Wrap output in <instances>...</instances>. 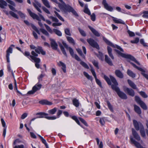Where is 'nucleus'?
<instances>
[{
  "instance_id": "nucleus-1",
  "label": "nucleus",
  "mask_w": 148,
  "mask_h": 148,
  "mask_svg": "<svg viewBox=\"0 0 148 148\" xmlns=\"http://www.w3.org/2000/svg\"><path fill=\"white\" fill-rule=\"evenodd\" d=\"M116 52L119 55L122 57L127 59H130L132 61H134L136 64L139 65H140V64L130 54H126L123 53L118 50L115 49Z\"/></svg>"
},
{
  "instance_id": "nucleus-2",
  "label": "nucleus",
  "mask_w": 148,
  "mask_h": 148,
  "mask_svg": "<svg viewBox=\"0 0 148 148\" xmlns=\"http://www.w3.org/2000/svg\"><path fill=\"white\" fill-rule=\"evenodd\" d=\"M36 115H39V116L37 117V118H45L48 120H55L57 118L55 116H46L48 115V114L44 112H38L36 114Z\"/></svg>"
},
{
  "instance_id": "nucleus-3",
  "label": "nucleus",
  "mask_w": 148,
  "mask_h": 148,
  "mask_svg": "<svg viewBox=\"0 0 148 148\" xmlns=\"http://www.w3.org/2000/svg\"><path fill=\"white\" fill-rule=\"evenodd\" d=\"M135 100L137 103H138L141 107L143 110H146L147 109V107L145 103L142 101L140 98L138 96H135Z\"/></svg>"
},
{
  "instance_id": "nucleus-4",
  "label": "nucleus",
  "mask_w": 148,
  "mask_h": 148,
  "mask_svg": "<svg viewBox=\"0 0 148 148\" xmlns=\"http://www.w3.org/2000/svg\"><path fill=\"white\" fill-rule=\"evenodd\" d=\"M27 10L30 16L32 17L33 19H36L37 20L39 21L38 22V24L40 26V27H42L43 25L41 22L40 21V20L39 17L38 16L32 12L31 10L29 9H27Z\"/></svg>"
},
{
  "instance_id": "nucleus-5",
  "label": "nucleus",
  "mask_w": 148,
  "mask_h": 148,
  "mask_svg": "<svg viewBox=\"0 0 148 148\" xmlns=\"http://www.w3.org/2000/svg\"><path fill=\"white\" fill-rule=\"evenodd\" d=\"M128 61L129 62L134 68L137 69L138 70L142 72L141 74L146 79L148 80V75L145 73V71L142 68L137 66L135 64L131 62L130 61L128 60Z\"/></svg>"
},
{
  "instance_id": "nucleus-6",
  "label": "nucleus",
  "mask_w": 148,
  "mask_h": 148,
  "mask_svg": "<svg viewBox=\"0 0 148 148\" xmlns=\"http://www.w3.org/2000/svg\"><path fill=\"white\" fill-rule=\"evenodd\" d=\"M87 41L92 47L98 49H99V48L98 44L93 39L91 38L88 39Z\"/></svg>"
},
{
  "instance_id": "nucleus-7",
  "label": "nucleus",
  "mask_w": 148,
  "mask_h": 148,
  "mask_svg": "<svg viewBox=\"0 0 148 148\" xmlns=\"http://www.w3.org/2000/svg\"><path fill=\"white\" fill-rule=\"evenodd\" d=\"M133 123L135 129L137 131L139 130L140 128L143 127L140 122H138L135 120H133Z\"/></svg>"
},
{
  "instance_id": "nucleus-8",
  "label": "nucleus",
  "mask_w": 148,
  "mask_h": 148,
  "mask_svg": "<svg viewBox=\"0 0 148 148\" xmlns=\"http://www.w3.org/2000/svg\"><path fill=\"white\" fill-rule=\"evenodd\" d=\"M124 91L130 95L134 97L135 95V93L134 90L131 88H130L126 87H124L123 88Z\"/></svg>"
},
{
  "instance_id": "nucleus-9",
  "label": "nucleus",
  "mask_w": 148,
  "mask_h": 148,
  "mask_svg": "<svg viewBox=\"0 0 148 148\" xmlns=\"http://www.w3.org/2000/svg\"><path fill=\"white\" fill-rule=\"evenodd\" d=\"M62 44L66 49L69 50L71 56L72 57H73L74 51L73 49L71 47H69L68 45H67V44L64 41H63L62 42Z\"/></svg>"
},
{
  "instance_id": "nucleus-10",
  "label": "nucleus",
  "mask_w": 148,
  "mask_h": 148,
  "mask_svg": "<svg viewBox=\"0 0 148 148\" xmlns=\"http://www.w3.org/2000/svg\"><path fill=\"white\" fill-rule=\"evenodd\" d=\"M14 47V46L13 45H11L10 47H9L8 49L6 51V58L7 59V61L8 62H10L9 60V56L10 53H12V47Z\"/></svg>"
},
{
  "instance_id": "nucleus-11",
  "label": "nucleus",
  "mask_w": 148,
  "mask_h": 148,
  "mask_svg": "<svg viewBox=\"0 0 148 148\" xmlns=\"http://www.w3.org/2000/svg\"><path fill=\"white\" fill-rule=\"evenodd\" d=\"M102 4L103 5L104 8L106 10L110 11H112L113 10V8L108 4L106 0H103Z\"/></svg>"
},
{
  "instance_id": "nucleus-12",
  "label": "nucleus",
  "mask_w": 148,
  "mask_h": 148,
  "mask_svg": "<svg viewBox=\"0 0 148 148\" xmlns=\"http://www.w3.org/2000/svg\"><path fill=\"white\" fill-rule=\"evenodd\" d=\"M35 51L39 54L41 53L44 55L46 54L45 52L43 50L42 47L40 46H38L35 49Z\"/></svg>"
},
{
  "instance_id": "nucleus-13",
  "label": "nucleus",
  "mask_w": 148,
  "mask_h": 148,
  "mask_svg": "<svg viewBox=\"0 0 148 148\" xmlns=\"http://www.w3.org/2000/svg\"><path fill=\"white\" fill-rule=\"evenodd\" d=\"M51 46L52 48L54 50H56L57 49L58 45L55 41L53 39H50Z\"/></svg>"
},
{
  "instance_id": "nucleus-14",
  "label": "nucleus",
  "mask_w": 148,
  "mask_h": 148,
  "mask_svg": "<svg viewBox=\"0 0 148 148\" xmlns=\"http://www.w3.org/2000/svg\"><path fill=\"white\" fill-rule=\"evenodd\" d=\"M132 134L134 137L137 140L139 141L140 138L137 132L133 128L132 129Z\"/></svg>"
},
{
  "instance_id": "nucleus-15",
  "label": "nucleus",
  "mask_w": 148,
  "mask_h": 148,
  "mask_svg": "<svg viewBox=\"0 0 148 148\" xmlns=\"http://www.w3.org/2000/svg\"><path fill=\"white\" fill-rule=\"evenodd\" d=\"M119 96L123 99H127V97L126 94L123 92L121 91L120 90L117 93Z\"/></svg>"
},
{
  "instance_id": "nucleus-16",
  "label": "nucleus",
  "mask_w": 148,
  "mask_h": 148,
  "mask_svg": "<svg viewBox=\"0 0 148 148\" xmlns=\"http://www.w3.org/2000/svg\"><path fill=\"white\" fill-rule=\"evenodd\" d=\"M115 73L116 76L119 78L122 79L123 77V75L122 72L119 70H116L115 71Z\"/></svg>"
},
{
  "instance_id": "nucleus-17",
  "label": "nucleus",
  "mask_w": 148,
  "mask_h": 148,
  "mask_svg": "<svg viewBox=\"0 0 148 148\" xmlns=\"http://www.w3.org/2000/svg\"><path fill=\"white\" fill-rule=\"evenodd\" d=\"M33 5L34 7L36 9L40 12L42 13V11L38 8L41 7V5L37 1H36L35 3H33Z\"/></svg>"
},
{
  "instance_id": "nucleus-18",
  "label": "nucleus",
  "mask_w": 148,
  "mask_h": 148,
  "mask_svg": "<svg viewBox=\"0 0 148 148\" xmlns=\"http://www.w3.org/2000/svg\"><path fill=\"white\" fill-rule=\"evenodd\" d=\"M88 27L91 30L92 32L97 37H99L100 36V34L95 29L91 27L90 26H88Z\"/></svg>"
},
{
  "instance_id": "nucleus-19",
  "label": "nucleus",
  "mask_w": 148,
  "mask_h": 148,
  "mask_svg": "<svg viewBox=\"0 0 148 148\" xmlns=\"http://www.w3.org/2000/svg\"><path fill=\"white\" fill-rule=\"evenodd\" d=\"M130 140L132 143L134 144L135 146H136L137 148H141V147H142L140 144V143H139L137 142L133 138H131Z\"/></svg>"
},
{
  "instance_id": "nucleus-20",
  "label": "nucleus",
  "mask_w": 148,
  "mask_h": 148,
  "mask_svg": "<svg viewBox=\"0 0 148 148\" xmlns=\"http://www.w3.org/2000/svg\"><path fill=\"white\" fill-rule=\"evenodd\" d=\"M134 110L139 115L141 113V111L140 108L136 105H134Z\"/></svg>"
},
{
  "instance_id": "nucleus-21",
  "label": "nucleus",
  "mask_w": 148,
  "mask_h": 148,
  "mask_svg": "<svg viewBox=\"0 0 148 148\" xmlns=\"http://www.w3.org/2000/svg\"><path fill=\"white\" fill-rule=\"evenodd\" d=\"M73 8L68 5H65L64 8L63 9V11L64 12H71V11Z\"/></svg>"
},
{
  "instance_id": "nucleus-22",
  "label": "nucleus",
  "mask_w": 148,
  "mask_h": 148,
  "mask_svg": "<svg viewBox=\"0 0 148 148\" xmlns=\"http://www.w3.org/2000/svg\"><path fill=\"white\" fill-rule=\"evenodd\" d=\"M127 82L129 84L132 88L134 89H138L136 85L131 80L128 79Z\"/></svg>"
},
{
  "instance_id": "nucleus-23",
  "label": "nucleus",
  "mask_w": 148,
  "mask_h": 148,
  "mask_svg": "<svg viewBox=\"0 0 148 148\" xmlns=\"http://www.w3.org/2000/svg\"><path fill=\"white\" fill-rule=\"evenodd\" d=\"M39 103L42 104H46L48 105H51L53 104V103L48 101L47 100H44L40 101Z\"/></svg>"
},
{
  "instance_id": "nucleus-24",
  "label": "nucleus",
  "mask_w": 148,
  "mask_h": 148,
  "mask_svg": "<svg viewBox=\"0 0 148 148\" xmlns=\"http://www.w3.org/2000/svg\"><path fill=\"white\" fill-rule=\"evenodd\" d=\"M7 5V3L3 0H0V7L2 8H5V6Z\"/></svg>"
},
{
  "instance_id": "nucleus-25",
  "label": "nucleus",
  "mask_w": 148,
  "mask_h": 148,
  "mask_svg": "<svg viewBox=\"0 0 148 148\" xmlns=\"http://www.w3.org/2000/svg\"><path fill=\"white\" fill-rule=\"evenodd\" d=\"M42 85L40 84H36L32 88L33 90L36 92V91L39 90L41 88Z\"/></svg>"
},
{
  "instance_id": "nucleus-26",
  "label": "nucleus",
  "mask_w": 148,
  "mask_h": 148,
  "mask_svg": "<svg viewBox=\"0 0 148 148\" xmlns=\"http://www.w3.org/2000/svg\"><path fill=\"white\" fill-rule=\"evenodd\" d=\"M107 50L109 56L113 60L114 58L113 55L112 53V49L110 47L108 46L107 47Z\"/></svg>"
},
{
  "instance_id": "nucleus-27",
  "label": "nucleus",
  "mask_w": 148,
  "mask_h": 148,
  "mask_svg": "<svg viewBox=\"0 0 148 148\" xmlns=\"http://www.w3.org/2000/svg\"><path fill=\"white\" fill-rule=\"evenodd\" d=\"M105 61L110 65H112V63L110 59L107 55H105Z\"/></svg>"
},
{
  "instance_id": "nucleus-28",
  "label": "nucleus",
  "mask_w": 148,
  "mask_h": 148,
  "mask_svg": "<svg viewBox=\"0 0 148 148\" xmlns=\"http://www.w3.org/2000/svg\"><path fill=\"white\" fill-rule=\"evenodd\" d=\"M103 40L108 45L112 47H114L115 46L112 43L110 42L108 40H107L103 36Z\"/></svg>"
},
{
  "instance_id": "nucleus-29",
  "label": "nucleus",
  "mask_w": 148,
  "mask_h": 148,
  "mask_svg": "<svg viewBox=\"0 0 148 148\" xmlns=\"http://www.w3.org/2000/svg\"><path fill=\"white\" fill-rule=\"evenodd\" d=\"M59 46L60 47L61 50L62 51V53L64 55L67 57V54L65 51L64 47L63 45L61 43H59Z\"/></svg>"
},
{
  "instance_id": "nucleus-30",
  "label": "nucleus",
  "mask_w": 148,
  "mask_h": 148,
  "mask_svg": "<svg viewBox=\"0 0 148 148\" xmlns=\"http://www.w3.org/2000/svg\"><path fill=\"white\" fill-rule=\"evenodd\" d=\"M127 73L128 75L132 78H134L136 77V74L130 69L127 70Z\"/></svg>"
},
{
  "instance_id": "nucleus-31",
  "label": "nucleus",
  "mask_w": 148,
  "mask_h": 148,
  "mask_svg": "<svg viewBox=\"0 0 148 148\" xmlns=\"http://www.w3.org/2000/svg\"><path fill=\"white\" fill-rule=\"evenodd\" d=\"M66 38L69 43L73 44V45L75 44V42L74 40L71 37L69 36L66 37Z\"/></svg>"
},
{
  "instance_id": "nucleus-32",
  "label": "nucleus",
  "mask_w": 148,
  "mask_h": 148,
  "mask_svg": "<svg viewBox=\"0 0 148 148\" xmlns=\"http://www.w3.org/2000/svg\"><path fill=\"white\" fill-rule=\"evenodd\" d=\"M118 84H114L111 85L112 88L117 93L120 90L119 87L117 86Z\"/></svg>"
},
{
  "instance_id": "nucleus-33",
  "label": "nucleus",
  "mask_w": 148,
  "mask_h": 148,
  "mask_svg": "<svg viewBox=\"0 0 148 148\" xmlns=\"http://www.w3.org/2000/svg\"><path fill=\"white\" fill-rule=\"evenodd\" d=\"M139 130L141 136L143 137H145L146 135L144 127H143Z\"/></svg>"
},
{
  "instance_id": "nucleus-34",
  "label": "nucleus",
  "mask_w": 148,
  "mask_h": 148,
  "mask_svg": "<svg viewBox=\"0 0 148 148\" xmlns=\"http://www.w3.org/2000/svg\"><path fill=\"white\" fill-rule=\"evenodd\" d=\"M113 21L116 23L125 24V23L121 19H117L116 18L113 17Z\"/></svg>"
},
{
  "instance_id": "nucleus-35",
  "label": "nucleus",
  "mask_w": 148,
  "mask_h": 148,
  "mask_svg": "<svg viewBox=\"0 0 148 148\" xmlns=\"http://www.w3.org/2000/svg\"><path fill=\"white\" fill-rule=\"evenodd\" d=\"M43 3L44 5L48 8H50V5L47 0H42Z\"/></svg>"
},
{
  "instance_id": "nucleus-36",
  "label": "nucleus",
  "mask_w": 148,
  "mask_h": 148,
  "mask_svg": "<svg viewBox=\"0 0 148 148\" xmlns=\"http://www.w3.org/2000/svg\"><path fill=\"white\" fill-rule=\"evenodd\" d=\"M30 57L32 59L34 60L36 63H39L40 62V60L39 58H36L31 55L30 56Z\"/></svg>"
},
{
  "instance_id": "nucleus-37",
  "label": "nucleus",
  "mask_w": 148,
  "mask_h": 148,
  "mask_svg": "<svg viewBox=\"0 0 148 148\" xmlns=\"http://www.w3.org/2000/svg\"><path fill=\"white\" fill-rule=\"evenodd\" d=\"M57 110V109L56 108H55L53 109L49 110L48 111V113L50 114H54Z\"/></svg>"
},
{
  "instance_id": "nucleus-38",
  "label": "nucleus",
  "mask_w": 148,
  "mask_h": 148,
  "mask_svg": "<svg viewBox=\"0 0 148 148\" xmlns=\"http://www.w3.org/2000/svg\"><path fill=\"white\" fill-rule=\"evenodd\" d=\"M84 12L88 15H90L91 13L90 10L88 8V6L87 5H85Z\"/></svg>"
},
{
  "instance_id": "nucleus-39",
  "label": "nucleus",
  "mask_w": 148,
  "mask_h": 148,
  "mask_svg": "<svg viewBox=\"0 0 148 148\" xmlns=\"http://www.w3.org/2000/svg\"><path fill=\"white\" fill-rule=\"evenodd\" d=\"M59 63H60L61 66H62V69L64 73H66V66L65 64L63 63L61 61H60Z\"/></svg>"
},
{
  "instance_id": "nucleus-40",
  "label": "nucleus",
  "mask_w": 148,
  "mask_h": 148,
  "mask_svg": "<svg viewBox=\"0 0 148 148\" xmlns=\"http://www.w3.org/2000/svg\"><path fill=\"white\" fill-rule=\"evenodd\" d=\"M40 30L43 34L48 37H49V33L45 29L42 28H41L40 29Z\"/></svg>"
},
{
  "instance_id": "nucleus-41",
  "label": "nucleus",
  "mask_w": 148,
  "mask_h": 148,
  "mask_svg": "<svg viewBox=\"0 0 148 148\" xmlns=\"http://www.w3.org/2000/svg\"><path fill=\"white\" fill-rule=\"evenodd\" d=\"M53 31L58 36H62V33L59 30L56 29H53Z\"/></svg>"
},
{
  "instance_id": "nucleus-42",
  "label": "nucleus",
  "mask_w": 148,
  "mask_h": 148,
  "mask_svg": "<svg viewBox=\"0 0 148 148\" xmlns=\"http://www.w3.org/2000/svg\"><path fill=\"white\" fill-rule=\"evenodd\" d=\"M110 77L112 82L114 84H118L116 80L114 77L111 75H110Z\"/></svg>"
},
{
  "instance_id": "nucleus-43",
  "label": "nucleus",
  "mask_w": 148,
  "mask_h": 148,
  "mask_svg": "<svg viewBox=\"0 0 148 148\" xmlns=\"http://www.w3.org/2000/svg\"><path fill=\"white\" fill-rule=\"evenodd\" d=\"M104 78L108 85H111L112 83L108 77L107 76L104 75Z\"/></svg>"
},
{
  "instance_id": "nucleus-44",
  "label": "nucleus",
  "mask_w": 148,
  "mask_h": 148,
  "mask_svg": "<svg viewBox=\"0 0 148 148\" xmlns=\"http://www.w3.org/2000/svg\"><path fill=\"white\" fill-rule=\"evenodd\" d=\"M84 75L88 79L92 80V77L90 76L86 72H83Z\"/></svg>"
},
{
  "instance_id": "nucleus-45",
  "label": "nucleus",
  "mask_w": 148,
  "mask_h": 148,
  "mask_svg": "<svg viewBox=\"0 0 148 148\" xmlns=\"http://www.w3.org/2000/svg\"><path fill=\"white\" fill-rule=\"evenodd\" d=\"M55 14H56V15L57 16V17L58 18L62 21H64V20L63 18L60 15V14L56 11H55L54 12Z\"/></svg>"
},
{
  "instance_id": "nucleus-46",
  "label": "nucleus",
  "mask_w": 148,
  "mask_h": 148,
  "mask_svg": "<svg viewBox=\"0 0 148 148\" xmlns=\"http://www.w3.org/2000/svg\"><path fill=\"white\" fill-rule=\"evenodd\" d=\"M78 29L81 35L83 36H86V34L84 31L82 29H81L80 28L78 27Z\"/></svg>"
},
{
  "instance_id": "nucleus-47",
  "label": "nucleus",
  "mask_w": 148,
  "mask_h": 148,
  "mask_svg": "<svg viewBox=\"0 0 148 148\" xmlns=\"http://www.w3.org/2000/svg\"><path fill=\"white\" fill-rule=\"evenodd\" d=\"M73 103L76 107H78L79 105L78 101L77 99H74L73 100Z\"/></svg>"
},
{
  "instance_id": "nucleus-48",
  "label": "nucleus",
  "mask_w": 148,
  "mask_h": 148,
  "mask_svg": "<svg viewBox=\"0 0 148 148\" xmlns=\"http://www.w3.org/2000/svg\"><path fill=\"white\" fill-rule=\"evenodd\" d=\"M80 64L84 67L85 68L88 69L89 68V66L88 65L85 63V62L81 61L80 62Z\"/></svg>"
},
{
  "instance_id": "nucleus-49",
  "label": "nucleus",
  "mask_w": 148,
  "mask_h": 148,
  "mask_svg": "<svg viewBox=\"0 0 148 148\" xmlns=\"http://www.w3.org/2000/svg\"><path fill=\"white\" fill-rule=\"evenodd\" d=\"M92 62L95 67H96L97 69H99L98 63L97 61L95 60H93L92 61Z\"/></svg>"
},
{
  "instance_id": "nucleus-50",
  "label": "nucleus",
  "mask_w": 148,
  "mask_h": 148,
  "mask_svg": "<svg viewBox=\"0 0 148 148\" xmlns=\"http://www.w3.org/2000/svg\"><path fill=\"white\" fill-rule=\"evenodd\" d=\"M44 25L47 31H48L49 33L52 34L53 32V31L50 28V27L46 24H44Z\"/></svg>"
},
{
  "instance_id": "nucleus-51",
  "label": "nucleus",
  "mask_w": 148,
  "mask_h": 148,
  "mask_svg": "<svg viewBox=\"0 0 148 148\" xmlns=\"http://www.w3.org/2000/svg\"><path fill=\"white\" fill-rule=\"evenodd\" d=\"M64 32L67 35L69 36H71V34L70 32V30L69 28H67L64 29Z\"/></svg>"
},
{
  "instance_id": "nucleus-52",
  "label": "nucleus",
  "mask_w": 148,
  "mask_h": 148,
  "mask_svg": "<svg viewBox=\"0 0 148 148\" xmlns=\"http://www.w3.org/2000/svg\"><path fill=\"white\" fill-rule=\"evenodd\" d=\"M140 95L144 98H147L148 97L147 95L143 91H140L139 92Z\"/></svg>"
},
{
  "instance_id": "nucleus-53",
  "label": "nucleus",
  "mask_w": 148,
  "mask_h": 148,
  "mask_svg": "<svg viewBox=\"0 0 148 148\" xmlns=\"http://www.w3.org/2000/svg\"><path fill=\"white\" fill-rule=\"evenodd\" d=\"M101 60H103V54L101 52H99V54L97 56Z\"/></svg>"
},
{
  "instance_id": "nucleus-54",
  "label": "nucleus",
  "mask_w": 148,
  "mask_h": 148,
  "mask_svg": "<svg viewBox=\"0 0 148 148\" xmlns=\"http://www.w3.org/2000/svg\"><path fill=\"white\" fill-rule=\"evenodd\" d=\"M9 14L13 17L18 19V18L17 15L14 12H13L12 11H10L9 12Z\"/></svg>"
},
{
  "instance_id": "nucleus-55",
  "label": "nucleus",
  "mask_w": 148,
  "mask_h": 148,
  "mask_svg": "<svg viewBox=\"0 0 148 148\" xmlns=\"http://www.w3.org/2000/svg\"><path fill=\"white\" fill-rule=\"evenodd\" d=\"M49 18L52 20L53 22H58L59 21L56 18L54 17L53 16H49Z\"/></svg>"
},
{
  "instance_id": "nucleus-56",
  "label": "nucleus",
  "mask_w": 148,
  "mask_h": 148,
  "mask_svg": "<svg viewBox=\"0 0 148 148\" xmlns=\"http://www.w3.org/2000/svg\"><path fill=\"white\" fill-rule=\"evenodd\" d=\"M58 4V7L60 9L62 10L63 11V9L64 8L65 5H66V4L65 3V4H63L62 3V4H61L60 3H59Z\"/></svg>"
},
{
  "instance_id": "nucleus-57",
  "label": "nucleus",
  "mask_w": 148,
  "mask_h": 148,
  "mask_svg": "<svg viewBox=\"0 0 148 148\" xmlns=\"http://www.w3.org/2000/svg\"><path fill=\"white\" fill-rule=\"evenodd\" d=\"M79 120L80 121L83 123L86 126L88 127V125L86 122V121L84 120L82 118L79 117Z\"/></svg>"
},
{
  "instance_id": "nucleus-58",
  "label": "nucleus",
  "mask_w": 148,
  "mask_h": 148,
  "mask_svg": "<svg viewBox=\"0 0 148 148\" xmlns=\"http://www.w3.org/2000/svg\"><path fill=\"white\" fill-rule=\"evenodd\" d=\"M76 51H77L78 53L81 56L82 58H85V56L83 54L82 52L80 49H76Z\"/></svg>"
},
{
  "instance_id": "nucleus-59",
  "label": "nucleus",
  "mask_w": 148,
  "mask_h": 148,
  "mask_svg": "<svg viewBox=\"0 0 148 148\" xmlns=\"http://www.w3.org/2000/svg\"><path fill=\"white\" fill-rule=\"evenodd\" d=\"M32 28L34 30H35L36 32L39 34H40V32L37 29V28L34 25H32Z\"/></svg>"
},
{
  "instance_id": "nucleus-60",
  "label": "nucleus",
  "mask_w": 148,
  "mask_h": 148,
  "mask_svg": "<svg viewBox=\"0 0 148 148\" xmlns=\"http://www.w3.org/2000/svg\"><path fill=\"white\" fill-rule=\"evenodd\" d=\"M91 67V69H90V71H91L92 75H93V76L94 77V78H95V79L97 77H96V74L93 68Z\"/></svg>"
},
{
  "instance_id": "nucleus-61",
  "label": "nucleus",
  "mask_w": 148,
  "mask_h": 148,
  "mask_svg": "<svg viewBox=\"0 0 148 148\" xmlns=\"http://www.w3.org/2000/svg\"><path fill=\"white\" fill-rule=\"evenodd\" d=\"M96 82L97 84L101 88H102V86L101 85V81L98 79H97V78L95 79Z\"/></svg>"
},
{
  "instance_id": "nucleus-62",
  "label": "nucleus",
  "mask_w": 148,
  "mask_h": 148,
  "mask_svg": "<svg viewBox=\"0 0 148 148\" xmlns=\"http://www.w3.org/2000/svg\"><path fill=\"white\" fill-rule=\"evenodd\" d=\"M142 16L143 18H148V11H145L143 12Z\"/></svg>"
},
{
  "instance_id": "nucleus-63",
  "label": "nucleus",
  "mask_w": 148,
  "mask_h": 148,
  "mask_svg": "<svg viewBox=\"0 0 148 148\" xmlns=\"http://www.w3.org/2000/svg\"><path fill=\"white\" fill-rule=\"evenodd\" d=\"M108 106L109 108L111 111L113 110V107L110 102L109 101L107 102Z\"/></svg>"
},
{
  "instance_id": "nucleus-64",
  "label": "nucleus",
  "mask_w": 148,
  "mask_h": 148,
  "mask_svg": "<svg viewBox=\"0 0 148 148\" xmlns=\"http://www.w3.org/2000/svg\"><path fill=\"white\" fill-rule=\"evenodd\" d=\"M90 16L91 19L92 21H95V20L96 16L95 14L94 13H92V14L90 15Z\"/></svg>"
}]
</instances>
